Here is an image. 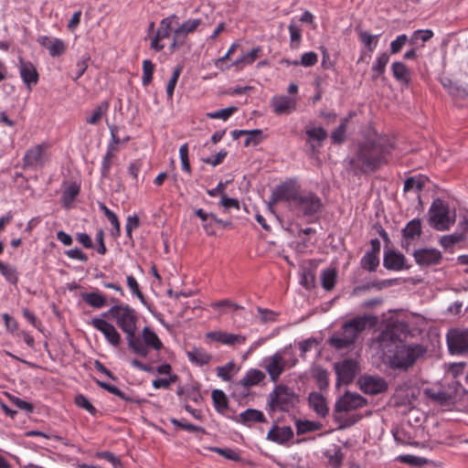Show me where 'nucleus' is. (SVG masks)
Wrapping results in <instances>:
<instances>
[{
  "label": "nucleus",
  "instance_id": "nucleus-52",
  "mask_svg": "<svg viewBox=\"0 0 468 468\" xmlns=\"http://www.w3.org/2000/svg\"><path fill=\"white\" fill-rule=\"evenodd\" d=\"M237 111L236 107H228L214 112H208L207 116L210 119L227 120L233 112Z\"/></svg>",
  "mask_w": 468,
  "mask_h": 468
},
{
  "label": "nucleus",
  "instance_id": "nucleus-59",
  "mask_svg": "<svg viewBox=\"0 0 468 468\" xmlns=\"http://www.w3.org/2000/svg\"><path fill=\"white\" fill-rule=\"evenodd\" d=\"M80 188L77 185L71 184L63 192L62 197L66 203L73 201L76 196L79 194Z\"/></svg>",
  "mask_w": 468,
  "mask_h": 468
},
{
  "label": "nucleus",
  "instance_id": "nucleus-46",
  "mask_svg": "<svg viewBox=\"0 0 468 468\" xmlns=\"http://www.w3.org/2000/svg\"><path fill=\"white\" fill-rule=\"evenodd\" d=\"M182 72V67L181 66H177L174 71H173V74L167 83V86H166V94H167V97L169 100H172V97H173V93H174V90H175V87L176 85V82L178 80V78L180 76Z\"/></svg>",
  "mask_w": 468,
  "mask_h": 468
},
{
  "label": "nucleus",
  "instance_id": "nucleus-22",
  "mask_svg": "<svg viewBox=\"0 0 468 468\" xmlns=\"http://www.w3.org/2000/svg\"><path fill=\"white\" fill-rule=\"evenodd\" d=\"M293 432L291 427L274 426L272 429L269 431L267 434V439L276 443L282 444L291 440Z\"/></svg>",
  "mask_w": 468,
  "mask_h": 468
},
{
  "label": "nucleus",
  "instance_id": "nucleus-13",
  "mask_svg": "<svg viewBox=\"0 0 468 468\" xmlns=\"http://www.w3.org/2000/svg\"><path fill=\"white\" fill-rule=\"evenodd\" d=\"M334 368L337 376V385H347L354 380L358 371V364L355 360L345 359L335 363Z\"/></svg>",
  "mask_w": 468,
  "mask_h": 468
},
{
  "label": "nucleus",
  "instance_id": "nucleus-3",
  "mask_svg": "<svg viewBox=\"0 0 468 468\" xmlns=\"http://www.w3.org/2000/svg\"><path fill=\"white\" fill-rule=\"evenodd\" d=\"M376 317L371 315H358L346 322L341 326V332L335 333L329 339L328 344L336 350L348 349L356 342L360 334L368 326L374 325Z\"/></svg>",
  "mask_w": 468,
  "mask_h": 468
},
{
  "label": "nucleus",
  "instance_id": "nucleus-63",
  "mask_svg": "<svg viewBox=\"0 0 468 468\" xmlns=\"http://www.w3.org/2000/svg\"><path fill=\"white\" fill-rule=\"evenodd\" d=\"M407 40H408V37L406 35L403 34V35L398 36L397 38L395 40H393L390 44V52L392 54H396L399 51H400L402 47L406 44Z\"/></svg>",
  "mask_w": 468,
  "mask_h": 468
},
{
  "label": "nucleus",
  "instance_id": "nucleus-16",
  "mask_svg": "<svg viewBox=\"0 0 468 468\" xmlns=\"http://www.w3.org/2000/svg\"><path fill=\"white\" fill-rule=\"evenodd\" d=\"M207 338L227 346H240L246 342V336L238 334H230L224 331H211L207 333Z\"/></svg>",
  "mask_w": 468,
  "mask_h": 468
},
{
  "label": "nucleus",
  "instance_id": "nucleus-8",
  "mask_svg": "<svg viewBox=\"0 0 468 468\" xmlns=\"http://www.w3.org/2000/svg\"><path fill=\"white\" fill-rule=\"evenodd\" d=\"M454 222L455 218L449 215L448 206L441 199H435L429 209V224L436 230L444 231Z\"/></svg>",
  "mask_w": 468,
  "mask_h": 468
},
{
  "label": "nucleus",
  "instance_id": "nucleus-26",
  "mask_svg": "<svg viewBox=\"0 0 468 468\" xmlns=\"http://www.w3.org/2000/svg\"><path fill=\"white\" fill-rule=\"evenodd\" d=\"M398 338L399 336L393 329H386L378 335L377 342L382 352L386 354L390 351V347L393 345H396Z\"/></svg>",
  "mask_w": 468,
  "mask_h": 468
},
{
  "label": "nucleus",
  "instance_id": "nucleus-62",
  "mask_svg": "<svg viewBox=\"0 0 468 468\" xmlns=\"http://www.w3.org/2000/svg\"><path fill=\"white\" fill-rule=\"evenodd\" d=\"M176 375H171L169 378H156L153 381V387L155 388H167L172 383L176 382Z\"/></svg>",
  "mask_w": 468,
  "mask_h": 468
},
{
  "label": "nucleus",
  "instance_id": "nucleus-64",
  "mask_svg": "<svg viewBox=\"0 0 468 468\" xmlns=\"http://www.w3.org/2000/svg\"><path fill=\"white\" fill-rule=\"evenodd\" d=\"M314 378L316 379L320 388H325L328 386L327 372L324 369L319 368L314 373Z\"/></svg>",
  "mask_w": 468,
  "mask_h": 468
},
{
  "label": "nucleus",
  "instance_id": "nucleus-12",
  "mask_svg": "<svg viewBox=\"0 0 468 468\" xmlns=\"http://www.w3.org/2000/svg\"><path fill=\"white\" fill-rule=\"evenodd\" d=\"M447 343L451 353L468 355V327L451 330L447 335Z\"/></svg>",
  "mask_w": 468,
  "mask_h": 468
},
{
  "label": "nucleus",
  "instance_id": "nucleus-1",
  "mask_svg": "<svg viewBox=\"0 0 468 468\" xmlns=\"http://www.w3.org/2000/svg\"><path fill=\"white\" fill-rule=\"evenodd\" d=\"M102 317L112 318L124 333L128 346L138 356H147V349L144 346L139 336H136L138 315L136 311L128 304L112 306Z\"/></svg>",
  "mask_w": 468,
  "mask_h": 468
},
{
  "label": "nucleus",
  "instance_id": "nucleus-14",
  "mask_svg": "<svg viewBox=\"0 0 468 468\" xmlns=\"http://www.w3.org/2000/svg\"><path fill=\"white\" fill-rule=\"evenodd\" d=\"M357 383L360 389L369 395H377L388 389V383L383 378L378 376H361Z\"/></svg>",
  "mask_w": 468,
  "mask_h": 468
},
{
  "label": "nucleus",
  "instance_id": "nucleus-36",
  "mask_svg": "<svg viewBox=\"0 0 468 468\" xmlns=\"http://www.w3.org/2000/svg\"><path fill=\"white\" fill-rule=\"evenodd\" d=\"M260 51L261 48L259 47L253 48L250 52H248L238 58L233 65L238 69H242L245 65L252 64L258 58Z\"/></svg>",
  "mask_w": 468,
  "mask_h": 468
},
{
  "label": "nucleus",
  "instance_id": "nucleus-9",
  "mask_svg": "<svg viewBox=\"0 0 468 468\" xmlns=\"http://www.w3.org/2000/svg\"><path fill=\"white\" fill-rule=\"evenodd\" d=\"M50 146L42 143L28 148L22 159L24 169L42 168L50 159Z\"/></svg>",
  "mask_w": 468,
  "mask_h": 468
},
{
  "label": "nucleus",
  "instance_id": "nucleus-53",
  "mask_svg": "<svg viewBox=\"0 0 468 468\" xmlns=\"http://www.w3.org/2000/svg\"><path fill=\"white\" fill-rule=\"evenodd\" d=\"M75 403L78 407L86 410L92 415H95L96 409L92 406L90 401L83 395L79 394L75 397Z\"/></svg>",
  "mask_w": 468,
  "mask_h": 468
},
{
  "label": "nucleus",
  "instance_id": "nucleus-33",
  "mask_svg": "<svg viewBox=\"0 0 468 468\" xmlns=\"http://www.w3.org/2000/svg\"><path fill=\"white\" fill-rule=\"evenodd\" d=\"M421 234V223L420 219L410 220L403 229L405 239H414Z\"/></svg>",
  "mask_w": 468,
  "mask_h": 468
},
{
  "label": "nucleus",
  "instance_id": "nucleus-58",
  "mask_svg": "<svg viewBox=\"0 0 468 468\" xmlns=\"http://www.w3.org/2000/svg\"><path fill=\"white\" fill-rule=\"evenodd\" d=\"M360 415H352L349 417L336 416L335 420L340 423L339 429H345L356 423L360 420Z\"/></svg>",
  "mask_w": 468,
  "mask_h": 468
},
{
  "label": "nucleus",
  "instance_id": "nucleus-55",
  "mask_svg": "<svg viewBox=\"0 0 468 468\" xmlns=\"http://www.w3.org/2000/svg\"><path fill=\"white\" fill-rule=\"evenodd\" d=\"M127 285L133 292V293L135 294L143 303H144V296L143 292L140 291L139 284L133 276H127Z\"/></svg>",
  "mask_w": 468,
  "mask_h": 468
},
{
  "label": "nucleus",
  "instance_id": "nucleus-2",
  "mask_svg": "<svg viewBox=\"0 0 468 468\" xmlns=\"http://www.w3.org/2000/svg\"><path fill=\"white\" fill-rule=\"evenodd\" d=\"M275 200H285L299 216L312 217L322 210L321 198L312 192H300L290 185H283L273 193Z\"/></svg>",
  "mask_w": 468,
  "mask_h": 468
},
{
  "label": "nucleus",
  "instance_id": "nucleus-37",
  "mask_svg": "<svg viewBox=\"0 0 468 468\" xmlns=\"http://www.w3.org/2000/svg\"><path fill=\"white\" fill-rule=\"evenodd\" d=\"M216 410L223 412L228 408V398L226 394L219 389H214L211 394Z\"/></svg>",
  "mask_w": 468,
  "mask_h": 468
},
{
  "label": "nucleus",
  "instance_id": "nucleus-43",
  "mask_svg": "<svg viewBox=\"0 0 468 468\" xmlns=\"http://www.w3.org/2000/svg\"><path fill=\"white\" fill-rule=\"evenodd\" d=\"M0 272L11 283L16 284L18 281L17 271L14 266L0 261Z\"/></svg>",
  "mask_w": 468,
  "mask_h": 468
},
{
  "label": "nucleus",
  "instance_id": "nucleus-32",
  "mask_svg": "<svg viewBox=\"0 0 468 468\" xmlns=\"http://www.w3.org/2000/svg\"><path fill=\"white\" fill-rule=\"evenodd\" d=\"M337 272L335 269L329 268L324 270L321 273L322 286L326 291H331L336 281Z\"/></svg>",
  "mask_w": 468,
  "mask_h": 468
},
{
  "label": "nucleus",
  "instance_id": "nucleus-44",
  "mask_svg": "<svg viewBox=\"0 0 468 468\" xmlns=\"http://www.w3.org/2000/svg\"><path fill=\"white\" fill-rule=\"evenodd\" d=\"M288 30L290 33L291 47L297 48L302 40V30L294 23L289 25Z\"/></svg>",
  "mask_w": 468,
  "mask_h": 468
},
{
  "label": "nucleus",
  "instance_id": "nucleus-41",
  "mask_svg": "<svg viewBox=\"0 0 468 468\" xmlns=\"http://www.w3.org/2000/svg\"><path fill=\"white\" fill-rule=\"evenodd\" d=\"M99 207L104 213L108 220L111 222L112 226L113 227L116 232V235L119 236L121 232V226L116 214L110 210L103 203H99Z\"/></svg>",
  "mask_w": 468,
  "mask_h": 468
},
{
  "label": "nucleus",
  "instance_id": "nucleus-50",
  "mask_svg": "<svg viewBox=\"0 0 468 468\" xmlns=\"http://www.w3.org/2000/svg\"><path fill=\"white\" fill-rule=\"evenodd\" d=\"M66 50V45L64 41L59 38H54L51 46L49 47V55L51 57H58L62 55Z\"/></svg>",
  "mask_w": 468,
  "mask_h": 468
},
{
  "label": "nucleus",
  "instance_id": "nucleus-5",
  "mask_svg": "<svg viewBox=\"0 0 468 468\" xmlns=\"http://www.w3.org/2000/svg\"><path fill=\"white\" fill-rule=\"evenodd\" d=\"M298 358L291 346H286L263 360V367L268 373L270 379L276 383L281 375L288 368L295 367Z\"/></svg>",
  "mask_w": 468,
  "mask_h": 468
},
{
  "label": "nucleus",
  "instance_id": "nucleus-60",
  "mask_svg": "<svg viewBox=\"0 0 468 468\" xmlns=\"http://www.w3.org/2000/svg\"><path fill=\"white\" fill-rule=\"evenodd\" d=\"M318 61V58L315 52L310 51L303 53L301 58V65L303 67H312Z\"/></svg>",
  "mask_w": 468,
  "mask_h": 468
},
{
  "label": "nucleus",
  "instance_id": "nucleus-21",
  "mask_svg": "<svg viewBox=\"0 0 468 468\" xmlns=\"http://www.w3.org/2000/svg\"><path fill=\"white\" fill-rule=\"evenodd\" d=\"M140 339L147 349V355L149 354V348L158 351L163 347V343L157 335L148 326L143 328Z\"/></svg>",
  "mask_w": 468,
  "mask_h": 468
},
{
  "label": "nucleus",
  "instance_id": "nucleus-48",
  "mask_svg": "<svg viewBox=\"0 0 468 468\" xmlns=\"http://www.w3.org/2000/svg\"><path fill=\"white\" fill-rule=\"evenodd\" d=\"M358 37L361 42L368 48L369 51H373L377 41L375 39L378 37L377 35H371L367 31L359 30Z\"/></svg>",
  "mask_w": 468,
  "mask_h": 468
},
{
  "label": "nucleus",
  "instance_id": "nucleus-49",
  "mask_svg": "<svg viewBox=\"0 0 468 468\" xmlns=\"http://www.w3.org/2000/svg\"><path fill=\"white\" fill-rule=\"evenodd\" d=\"M179 155H180V160H181L183 170L186 171V173L190 174L191 173V166H190L189 158H188V145H187V144H182L180 146V148H179Z\"/></svg>",
  "mask_w": 468,
  "mask_h": 468
},
{
  "label": "nucleus",
  "instance_id": "nucleus-6",
  "mask_svg": "<svg viewBox=\"0 0 468 468\" xmlns=\"http://www.w3.org/2000/svg\"><path fill=\"white\" fill-rule=\"evenodd\" d=\"M390 152V145L384 139L367 142L362 144L357 154V159L367 168L375 169L386 163Z\"/></svg>",
  "mask_w": 468,
  "mask_h": 468
},
{
  "label": "nucleus",
  "instance_id": "nucleus-7",
  "mask_svg": "<svg viewBox=\"0 0 468 468\" xmlns=\"http://www.w3.org/2000/svg\"><path fill=\"white\" fill-rule=\"evenodd\" d=\"M297 396L294 391L286 385H277L269 394L268 406L271 411H289L293 407Z\"/></svg>",
  "mask_w": 468,
  "mask_h": 468
},
{
  "label": "nucleus",
  "instance_id": "nucleus-20",
  "mask_svg": "<svg viewBox=\"0 0 468 468\" xmlns=\"http://www.w3.org/2000/svg\"><path fill=\"white\" fill-rule=\"evenodd\" d=\"M273 111L277 114H288L295 111L296 101L287 96L274 97L271 100Z\"/></svg>",
  "mask_w": 468,
  "mask_h": 468
},
{
  "label": "nucleus",
  "instance_id": "nucleus-42",
  "mask_svg": "<svg viewBox=\"0 0 468 468\" xmlns=\"http://www.w3.org/2000/svg\"><path fill=\"white\" fill-rule=\"evenodd\" d=\"M379 261L375 252H367L361 260L362 268L373 271L378 266Z\"/></svg>",
  "mask_w": 468,
  "mask_h": 468
},
{
  "label": "nucleus",
  "instance_id": "nucleus-11",
  "mask_svg": "<svg viewBox=\"0 0 468 468\" xmlns=\"http://www.w3.org/2000/svg\"><path fill=\"white\" fill-rule=\"evenodd\" d=\"M200 25L201 19L199 18L188 19L175 29L169 50L175 52L177 48L182 47L186 42V36L195 32Z\"/></svg>",
  "mask_w": 468,
  "mask_h": 468
},
{
  "label": "nucleus",
  "instance_id": "nucleus-47",
  "mask_svg": "<svg viewBox=\"0 0 468 468\" xmlns=\"http://www.w3.org/2000/svg\"><path fill=\"white\" fill-rule=\"evenodd\" d=\"M208 450L211 452H217V453L220 454L221 456L225 457L226 459H229L231 461L237 462V461L240 460L239 454L237 452L233 451L229 448L209 447Z\"/></svg>",
  "mask_w": 468,
  "mask_h": 468
},
{
  "label": "nucleus",
  "instance_id": "nucleus-19",
  "mask_svg": "<svg viewBox=\"0 0 468 468\" xmlns=\"http://www.w3.org/2000/svg\"><path fill=\"white\" fill-rule=\"evenodd\" d=\"M445 388H426L424 393L432 400L440 403L441 405L447 406L452 403L456 390H450Z\"/></svg>",
  "mask_w": 468,
  "mask_h": 468
},
{
  "label": "nucleus",
  "instance_id": "nucleus-54",
  "mask_svg": "<svg viewBox=\"0 0 468 468\" xmlns=\"http://www.w3.org/2000/svg\"><path fill=\"white\" fill-rule=\"evenodd\" d=\"M139 225H140V219H139L138 216L133 215V216H129L127 218L126 224H125V230H126V235L130 239H133V235H132L133 230L137 229L139 227Z\"/></svg>",
  "mask_w": 468,
  "mask_h": 468
},
{
  "label": "nucleus",
  "instance_id": "nucleus-40",
  "mask_svg": "<svg viewBox=\"0 0 468 468\" xmlns=\"http://www.w3.org/2000/svg\"><path fill=\"white\" fill-rule=\"evenodd\" d=\"M108 109V102L104 101L98 105L90 115L86 117V122L90 124H97L102 118L103 113Z\"/></svg>",
  "mask_w": 468,
  "mask_h": 468
},
{
  "label": "nucleus",
  "instance_id": "nucleus-23",
  "mask_svg": "<svg viewBox=\"0 0 468 468\" xmlns=\"http://www.w3.org/2000/svg\"><path fill=\"white\" fill-rule=\"evenodd\" d=\"M310 407L320 416L325 417L329 409L325 398L318 392H311L308 397Z\"/></svg>",
  "mask_w": 468,
  "mask_h": 468
},
{
  "label": "nucleus",
  "instance_id": "nucleus-27",
  "mask_svg": "<svg viewBox=\"0 0 468 468\" xmlns=\"http://www.w3.org/2000/svg\"><path fill=\"white\" fill-rule=\"evenodd\" d=\"M265 378L266 375L264 372L260 369L251 368L246 373L242 379H240L239 384L245 388H250L261 383Z\"/></svg>",
  "mask_w": 468,
  "mask_h": 468
},
{
  "label": "nucleus",
  "instance_id": "nucleus-34",
  "mask_svg": "<svg viewBox=\"0 0 468 468\" xmlns=\"http://www.w3.org/2000/svg\"><path fill=\"white\" fill-rule=\"evenodd\" d=\"M239 419L243 423L254 421L263 422L265 421L264 415L261 411L254 409H249L239 414Z\"/></svg>",
  "mask_w": 468,
  "mask_h": 468
},
{
  "label": "nucleus",
  "instance_id": "nucleus-17",
  "mask_svg": "<svg viewBox=\"0 0 468 468\" xmlns=\"http://www.w3.org/2000/svg\"><path fill=\"white\" fill-rule=\"evenodd\" d=\"M414 258L420 266H430L439 263L441 254L434 249H421L414 252Z\"/></svg>",
  "mask_w": 468,
  "mask_h": 468
},
{
  "label": "nucleus",
  "instance_id": "nucleus-39",
  "mask_svg": "<svg viewBox=\"0 0 468 468\" xmlns=\"http://www.w3.org/2000/svg\"><path fill=\"white\" fill-rule=\"evenodd\" d=\"M464 239H465V235H463V232H455V233H452L451 235L442 236L440 239V244L443 248L449 249L452 245H454V244H456L458 242H461V241H463Z\"/></svg>",
  "mask_w": 468,
  "mask_h": 468
},
{
  "label": "nucleus",
  "instance_id": "nucleus-38",
  "mask_svg": "<svg viewBox=\"0 0 468 468\" xmlns=\"http://www.w3.org/2000/svg\"><path fill=\"white\" fill-rule=\"evenodd\" d=\"M388 61L389 56L387 52H383L378 57L375 64L372 66V70L375 72L373 79H377L378 76L384 73Z\"/></svg>",
  "mask_w": 468,
  "mask_h": 468
},
{
  "label": "nucleus",
  "instance_id": "nucleus-15",
  "mask_svg": "<svg viewBox=\"0 0 468 468\" xmlns=\"http://www.w3.org/2000/svg\"><path fill=\"white\" fill-rule=\"evenodd\" d=\"M104 318L105 317L93 318L90 321V324L94 328H96L97 330H99L100 332H101L103 334L107 342L111 346L117 347L120 346V344L122 342L121 334L117 331V329L114 327V325H112V324L107 322Z\"/></svg>",
  "mask_w": 468,
  "mask_h": 468
},
{
  "label": "nucleus",
  "instance_id": "nucleus-57",
  "mask_svg": "<svg viewBox=\"0 0 468 468\" xmlns=\"http://www.w3.org/2000/svg\"><path fill=\"white\" fill-rule=\"evenodd\" d=\"M301 283L306 289H312L315 284V276L314 273L311 270H303L302 274Z\"/></svg>",
  "mask_w": 468,
  "mask_h": 468
},
{
  "label": "nucleus",
  "instance_id": "nucleus-29",
  "mask_svg": "<svg viewBox=\"0 0 468 468\" xmlns=\"http://www.w3.org/2000/svg\"><path fill=\"white\" fill-rule=\"evenodd\" d=\"M394 78L399 82L408 85L410 81V72L406 65L402 62L396 61L391 66Z\"/></svg>",
  "mask_w": 468,
  "mask_h": 468
},
{
  "label": "nucleus",
  "instance_id": "nucleus-45",
  "mask_svg": "<svg viewBox=\"0 0 468 468\" xmlns=\"http://www.w3.org/2000/svg\"><path fill=\"white\" fill-rule=\"evenodd\" d=\"M154 69V63L149 59H144L143 62V85L147 86L152 81Z\"/></svg>",
  "mask_w": 468,
  "mask_h": 468
},
{
  "label": "nucleus",
  "instance_id": "nucleus-18",
  "mask_svg": "<svg viewBox=\"0 0 468 468\" xmlns=\"http://www.w3.org/2000/svg\"><path fill=\"white\" fill-rule=\"evenodd\" d=\"M19 72L20 76L27 85L31 90L33 85H36L38 81V73L35 66L28 61H25L22 58L19 59Z\"/></svg>",
  "mask_w": 468,
  "mask_h": 468
},
{
  "label": "nucleus",
  "instance_id": "nucleus-61",
  "mask_svg": "<svg viewBox=\"0 0 468 468\" xmlns=\"http://www.w3.org/2000/svg\"><path fill=\"white\" fill-rule=\"evenodd\" d=\"M171 422L175 426L179 427L184 430H186L188 431H196V432H202V433L205 432V430L202 427L196 426L191 423L183 422V421L176 420V419L171 420Z\"/></svg>",
  "mask_w": 468,
  "mask_h": 468
},
{
  "label": "nucleus",
  "instance_id": "nucleus-28",
  "mask_svg": "<svg viewBox=\"0 0 468 468\" xmlns=\"http://www.w3.org/2000/svg\"><path fill=\"white\" fill-rule=\"evenodd\" d=\"M186 356L191 363L199 367L208 364L212 358L211 355L198 347L187 351Z\"/></svg>",
  "mask_w": 468,
  "mask_h": 468
},
{
  "label": "nucleus",
  "instance_id": "nucleus-56",
  "mask_svg": "<svg viewBox=\"0 0 468 468\" xmlns=\"http://www.w3.org/2000/svg\"><path fill=\"white\" fill-rule=\"evenodd\" d=\"M399 459L402 463H408L410 465H414V466H421V465L427 463V460L425 458L418 457V456L410 455V454L401 455L399 457Z\"/></svg>",
  "mask_w": 468,
  "mask_h": 468
},
{
  "label": "nucleus",
  "instance_id": "nucleus-51",
  "mask_svg": "<svg viewBox=\"0 0 468 468\" xmlns=\"http://www.w3.org/2000/svg\"><path fill=\"white\" fill-rule=\"evenodd\" d=\"M347 120H344L342 123L332 133L331 138L335 144H341L345 139Z\"/></svg>",
  "mask_w": 468,
  "mask_h": 468
},
{
  "label": "nucleus",
  "instance_id": "nucleus-10",
  "mask_svg": "<svg viewBox=\"0 0 468 468\" xmlns=\"http://www.w3.org/2000/svg\"><path fill=\"white\" fill-rule=\"evenodd\" d=\"M367 405V400L360 394L346 390L345 394L336 400L335 412L342 413L356 410Z\"/></svg>",
  "mask_w": 468,
  "mask_h": 468
},
{
  "label": "nucleus",
  "instance_id": "nucleus-4",
  "mask_svg": "<svg viewBox=\"0 0 468 468\" xmlns=\"http://www.w3.org/2000/svg\"><path fill=\"white\" fill-rule=\"evenodd\" d=\"M426 353L419 344L396 346L392 354L387 355V365L394 370L407 371Z\"/></svg>",
  "mask_w": 468,
  "mask_h": 468
},
{
  "label": "nucleus",
  "instance_id": "nucleus-35",
  "mask_svg": "<svg viewBox=\"0 0 468 468\" xmlns=\"http://www.w3.org/2000/svg\"><path fill=\"white\" fill-rule=\"evenodd\" d=\"M325 456L328 458L329 463L338 467L343 461V453L341 448L338 445H332L325 451Z\"/></svg>",
  "mask_w": 468,
  "mask_h": 468
},
{
  "label": "nucleus",
  "instance_id": "nucleus-24",
  "mask_svg": "<svg viewBox=\"0 0 468 468\" xmlns=\"http://www.w3.org/2000/svg\"><path fill=\"white\" fill-rule=\"evenodd\" d=\"M383 264L388 270L399 271L405 264V257L403 254L390 250L385 253Z\"/></svg>",
  "mask_w": 468,
  "mask_h": 468
},
{
  "label": "nucleus",
  "instance_id": "nucleus-30",
  "mask_svg": "<svg viewBox=\"0 0 468 468\" xmlns=\"http://www.w3.org/2000/svg\"><path fill=\"white\" fill-rule=\"evenodd\" d=\"M81 298L86 303L94 308H101L107 303L106 297L98 292H83Z\"/></svg>",
  "mask_w": 468,
  "mask_h": 468
},
{
  "label": "nucleus",
  "instance_id": "nucleus-25",
  "mask_svg": "<svg viewBox=\"0 0 468 468\" xmlns=\"http://www.w3.org/2000/svg\"><path fill=\"white\" fill-rule=\"evenodd\" d=\"M305 133L313 152L316 150V147L321 146L323 141L327 138V132L322 127L307 128Z\"/></svg>",
  "mask_w": 468,
  "mask_h": 468
},
{
  "label": "nucleus",
  "instance_id": "nucleus-31",
  "mask_svg": "<svg viewBox=\"0 0 468 468\" xmlns=\"http://www.w3.org/2000/svg\"><path fill=\"white\" fill-rule=\"evenodd\" d=\"M176 18V15H171L162 19L155 37L160 40L169 37L172 32V24Z\"/></svg>",
  "mask_w": 468,
  "mask_h": 468
}]
</instances>
